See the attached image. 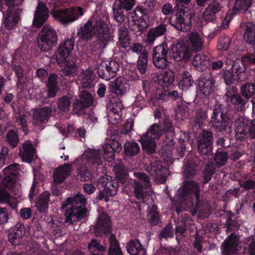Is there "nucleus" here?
<instances>
[{"mask_svg": "<svg viewBox=\"0 0 255 255\" xmlns=\"http://www.w3.org/2000/svg\"><path fill=\"white\" fill-rule=\"evenodd\" d=\"M200 189L198 184L193 181H185L182 186L178 190L176 197L177 202L175 203V206L177 213L181 209H186L185 207H190L194 204H195L196 210L192 212L193 215L196 214L198 211H201L199 209V197Z\"/></svg>", "mask_w": 255, "mask_h": 255, "instance_id": "nucleus-1", "label": "nucleus"}, {"mask_svg": "<svg viewBox=\"0 0 255 255\" xmlns=\"http://www.w3.org/2000/svg\"><path fill=\"white\" fill-rule=\"evenodd\" d=\"M74 45L73 39H68L59 46L55 54L56 62L61 70L66 75L71 77L76 75L77 71L75 59L71 55Z\"/></svg>", "mask_w": 255, "mask_h": 255, "instance_id": "nucleus-2", "label": "nucleus"}, {"mask_svg": "<svg viewBox=\"0 0 255 255\" xmlns=\"http://www.w3.org/2000/svg\"><path fill=\"white\" fill-rule=\"evenodd\" d=\"M164 130L169 136L173 135L174 130L169 119H165L163 123L152 125L147 131L141 135L139 141L142 148L147 152H153L156 147V140L162 135Z\"/></svg>", "mask_w": 255, "mask_h": 255, "instance_id": "nucleus-3", "label": "nucleus"}, {"mask_svg": "<svg viewBox=\"0 0 255 255\" xmlns=\"http://www.w3.org/2000/svg\"><path fill=\"white\" fill-rule=\"evenodd\" d=\"M79 34L84 39H88L95 35L97 38L99 48L105 47L106 43L110 39L109 28L107 24L103 21L95 20L94 18L90 19L81 27Z\"/></svg>", "mask_w": 255, "mask_h": 255, "instance_id": "nucleus-4", "label": "nucleus"}, {"mask_svg": "<svg viewBox=\"0 0 255 255\" xmlns=\"http://www.w3.org/2000/svg\"><path fill=\"white\" fill-rule=\"evenodd\" d=\"M86 201L85 198L80 193L67 199L61 206L62 210L65 209L66 223L72 224L77 220H81L86 217Z\"/></svg>", "mask_w": 255, "mask_h": 255, "instance_id": "nucleus-5", "label": "nucleus"}, {"mask_svg": "<svg viewBox=\"0 0 255 255\" xmlns=\"http://www.w3.org/2000/svg\"><path fill=\"white\" fill-rule=\"evenodd\" d=\"M58 35L56 30L50 25H45L39 32L37 44L41 51L47 52L57 43Z\"/></svg>", "mask_w": 255, "mask_h": 255, "instance_id": "nucleus-6", "label": "nucleus"}, {"mask_svg": "<svg viewBox=\"0 0 255 255\" xmlns=\"http://www.w3.org/2000/svg\"><path fill=\"white\" fill-rule=\"evenodd\" d=\"M97 187L100 190L99 198L102 199L105 195L114 196L117 193L118 184L112 178L107 175L102 176L98 181Z\"/></svg>", "mask_w": 255, "mask_h": 255, "instance_id": "nucleus-7", "label": "nucleus"}, {"mask_svg": "<svg viewBox=\"0 0 255 255\" xmlns=\"http://www.w3.org/2000/svg\"><path fill=\"white\" fill-rule=\"evenodd\" d=\"M134 175L139 181H134L133 182L134 193L136 198L138 200H142L143 203L147 201L149 198V193L143 191V187L147 188L150 186L149 179L148 176L141 172H135Z\"/></svg>", "mask_w": 255, "mask_h": 255, "instance_id": "nucleus-8", "label": "nucleus"}, {"mask_svg": "<svg viewBox=\"0 0 255 255\" xmlns=\"http://www.w3.org/2000/svg\"><path fill=\"white\" fill-rule=\"evenodd\" d=\"M170 54L171 57L177 62L187 61L191 56L188 48L182 41H177L173 43Z\"/></svg>", "mask_w": 255, "mask_h": 255, "instance_id": "nucleus-9", "label": "nucleus"}, {"mask_svg": "<svg viewBox=\"0 0 255 255\" xmlns=\"http://www.w3.org/2000/svg\"><path fill=\"white\" fill-rule=\"evenodd\" d=\"M14 0H5V3L8 7L6 12L3 14L4 23L8 29H12L19 20L20 11L15 6L11 7Z\"/></svg>", "mask_w": 255, "mask_h": 255, "instance_id": "nucleus-10", "label": "nucleus"}, {"mask_svg": "<svg viewBox=\"0 0 255 255\" xmlns=\"http://www.w3.org/2000/svg\"><path fill=\"white\" fill-rule=\"evenodd\" d=\"M14 0H5V3L8 7L6 12L3 14L4 23L8 29H12L19 20L20 11L15 6L11 7Z\"/></svg>", "mask_w": 255, "mask_h": 255, "instance_id": "nucleus-11", "label": "nucleus"}, {"mask_svg": "<svg viewBox=\"0 0 255 255\" xmlns=\"http://www.w3.org/2000/svg\"><path fill=\"white\" fill-rule=\"evenodd\" d=\"M169 48L166 43L157 46L153 49V62L155 67L159 68L165 67L168 64L166 57Z\"/></svg>", "mask_w": 255, "mask_h": 255, "instance_id": "nucleus-12", "label": "nucleus"}, {"mask_svg": "<svg viewBox=\"0 0 255 255\" xmlns=\"http://www.w3.org/2000/svg\"><path fill=\"white\" fill-rule=\"evenodd\" d=\"M211 123L214 128L219 131L224 130L227 128H230L232 125L230 119L223 115L220 108L214 110Z\"/></svg>", "mask_w": 255, "mask_h": 255, "instance_id": "nucleus-13", "label": "nucleus"}, {"mask_svg": "<svg viewBox=\"0 0 255 255\" xmlns=\"http://www.w3.org/2000/svg\"><path fill=\"white\" fill-rule=\"evenodd\" d=\"M172 25L178 30L187 31L190 28L192 15L187 11L179 10L177 12Z\"/></svg>", "mask_w": 255, "mask_h": 255, "instance_id": "nucleus-14", "label": "nucleus"}, {"mask_svg": "<svg viewBox=\"0 0 255 255\" xmlns=\"http://www.w3.org/2000/svg\"><path fill=\"white\" fill-rule=\"evenodd\" d=\"M110 91L117 95L122 96L128 92L129 85L127 79L119 77L110 82Z\"/></svg>", "mask_w": 255, "mask_h": 255, "instance_id": "nucleus-15", "label": "nucleus"}, {"mask_svg": "<svg viewBox=\"0 0 255 255\" xmlns=\"http://www.w3.org/2000/svg\"><path fill=\"white\" fill-rule=\"evenodd\" d=\"M19 165L16 163L12 164L3 169L4 177L3 184L6 188H12L15 182V176L19 169Z\"/></svg>", "mask_w": 255, "mask_h": 255, "instance_id": "nucleus-16", "label": "nucleus"}, {"mask_svg": "<svg viewBox=\"0 0 255 255\" xmlns=\"http://www.w3.org/2000/svg\"><path fill=\"white\" fill-rule=\"evenodd\" d=\"M146 171L160 182L165 181L167 171L160 164V161L155 160L151 161L150 165L147 167Z\"/></svg>", "mask_w": 255, "mask_h": 255, "instance_id": "nucleus-17", "label": "nucleus"}, {"mask_svg": "<svg viewBox=\"0 0 255 255\" xmlns=\"http://www.w3.org/2000/svg\"><path fill=\"white\" fill-rule=\"evenodd\" d=\"M239 237L232 234L222 244V252L224 255H231L239 250Z\"/></svg>", "mask_w": 255, "mask_h": 255, "instance_id": "nucleus-18", "label": "nucleus"}, {"mask_svg": "<svg viewBox=\"0 0 255 255\" xmlns=\"http://www.w3.org/2000/svg\"><path fill=\"white\" fill-rule=\"evenodd\" d=\"M226 100L234 105L238 110H242L245 105V101L240 96L236 87H229L225 95Z\"/></svg>", "mask_w": 255, "mask_h": 255, "instance_id": "nucleus-19", "label": "nucleus"}, {"mask_svg": "<svg viewBox=\"0 0 255 255\" xmlns=\"http://www.w3.org/2000/svg\"><path fill=\"white\" fill-rule=\"evenodd\" d=\"M48 17V10L45 3L39 2L34 13L33 24L37 27H40L47 20Z\"/></svg>", "mask_w": 255, "mask_h": 255, "instance_id": "nucleus-20", "label": "nucleus"}, {"mask_svg": "<svg viewBox=\"0 0 255 255\" xmlns=\"http://www.w3.org/2000/svg\"><path fill=\"white\" fill-rule=\"evenodd\" d=\"M78 161L83 164H92L94 166L99 165L101 163L99 151L90 149L84 152L81 157L78 159Z\"/></svg>", "mask_w": 255, "mask_h": 255, "instance_id": "nucleus-21", "label": "nucleus"}, {"mask_svg": "<svg viewBox=\"0 0 255 255\" xmlns=\"http://www.w3.org/2000/svg\"><path fill=\"white\" fill-rule=\"evenodd\" d=\"M111 223L108 216L101 213L99 214L98 222L95 226V233L96 236H101L102 233L107 234L110 232Z\"/></svg>", "mask_w": 255, "mask_h": 255, "instance_id": "nucleus-22", "label": "nucleus"}, {"mask_svg": "<svg viewBox=\"0 0 255 255\" xmlns=\"http://www.w3.org/2000/svg\"><path fill=\"white\" fill-rule=\"evenodd\" d=\"M215 81L210 76L201 78L198 82V91L205 97L210 96L214 91Z\"/></svg>", "mask_w": 255, "mask_h": 255, "instance_id": "nucleus-23", "label": "nucleus"}, {"mask_svg": "<svg viewBox=\"0 0 255 255\" xmlns=\"http://www.w3.org/2000/svg\"><path fill=\"white\" fill-rule=\"evenodd\" d=\"M204 41V37L197 32H192L188 35V44L193 51L201 50L203 47Z\"/></svg>", "mask_w": 255, "mask_h": 255, "instance_id": "nucleus-24", "label": "nucleus"}, {"mask_svg": "<svg viewBox=\"0 0 255 255\" xmlns=\"http://www.w3.org/2000/svg\"><path fill=\"white\" fill-rule=\"evenodd\" d=\"M102 67H105L107 72L108 73V76H105L102 71H100V77L105 80H109L116 75V73L119 69L118 63L114 61H105L102 62Z\"/></svg>", "mask_w": 255, "mask_h": 255, "instance_id": "nucleus-25", "label": "nucleus"}, {"mask_svg": "<svg viewBox=\"0 0 255 255\" xmlns=\"http://www.w3.org/2000/svg\"><path fill=\"white\" fill-rule=\"evenodd\" d=\"M71 170V165L68 164H65L57 167L53 173L54 183L59 184L63 182L69 176Z\"/></svg>", "mask_w": 255, "mask_h": 255, "instance_id": "nucleus-26", "label": "nucleus"}, {"mask_svg": "<svg viewBox=\"0 0 255 255\" xmlns=\"http://www.w3.org/2000/svg\"><path fill=\"white\" fill-rule=\"evenodd\" d=\"M19 155L23 161L30 163L36 156L35 151L31 143L27 141L20 149Z\"/></svg>", "mask_w": 255, "mask_h": 255, "instance_id": "nucleus-27", "label": "nucleus"}, {"mask_svg": "<svg viewBox=\"0 0 255 255\" xmlns=\"http://www.w3.org/2000/svg\"><path fill=\"white\" fill-rule=\"evenodd\" d=\"M166 31V25L163 24L151 28L147 34V42L149 44L153 43L157 37L163 35Z\"/></svg>", "mask_w": 255, "mask_h": 255, "instance_id": "nucleus-28", "label": "nucleus"}, {"mask_svg": "<svg viewBox=\"0 0 255 255\" xmlns=\"http://www.w3.org/2000/svg\"><path fill=\"white\" fill-rule=\"evenodd\" d=\"M94 78L92 71H84L79 75L78 84L81 85L84 88L91 87L94 85Z\"/></svg>", "mask_w": 255, "mask_h": 255, "instance_id": "nucleus-29", "label": "nucleus"}, {"mask_svg": "<svg viewBox=\"0 0 255 255\" xmlns=\"http://www.w3.org/2000/svg\"><path fill=\"white\" fill-rule=\"evenodd\" d=\"M174 80L173 72L167 70L159 74L157 78L158 83L162 87H167L170 86Z\"/></svg>", "mask_w": 255, "mask_h": 255, "instance_id": "nucleus-30", "label": "nucleus"}, {"mask_svg": "<svg viewBox=\"0 0 255 255\" xmlns=\"http://www.w3.org/2000/svg\"><path fill=\"white\" fill-rule=\"evenodd\" d=\"M80 99L76 102L75 105L76 109L87 108L92 106L93 98L92 95L86 90H82L80 94Z\"/></svg>", "mask_w": 255, "mask_h": 255, "instance_id": "nucleus-31", "label": "nucleus"}, {"mask_svg": "<svg viewBox=\"0 0 255 255\" xmlns=\"http://www.w3.org/2000/svg\"><path fill=\"white\" fill-rule=\"evenodd\" d=\"M129 21H133L134 23V29H137L139 32L144 31L148 27V22L145 21L143 17L137 18L135 12H130L128 16Z\"/></svg>", "mask_w": 255, "mask_h": 255, "instance_id": "nucleus-32", "label": "nucleus"}, {"mask_svg": "<svg viewBox=\"0 0 255 255\" xmlns=\"http://www.w3.org/2000/svg\"><path fill=\"white\" fill-rule=\"evenodd\" d=\"M51 112V109L49 107L36 109L33 113L34 122L38 124L46 122Z\"/></svg>", "mask_w": 255, "mask_h": 255, "instance_id": "nucleus-33", "label": "nucleus"}, {"mask_svg": "<svg viewBox=\"0 0 255 255\" xmlns=\"http://www.w3.org/2000/svg\"><path fill=\"white\" fill-rule=\"evenodd\" d=\"M127 252L130 255H145V251L137 240L130 241L126 246Z\"/></svg>", "mask_w": 255, "mask_h": 255, "instance_id": "nucleus-34", "label": "nucleus"}, {"mask_svg": "<svg viewBox=\"0 0 255 255\" xmlns=\"http://www.w3.org/2000/svg\"><path fill=\"white\" fill-rule=\"evenodd\" d=\"M24 235V227L23 225L20 224L16 227L15 231L11 232L8 235L9 242L14 246L19 245L21 241L22 237Z\"/></svg>", "mask_w": 255, "mask_h": 255, "instance_id": "nucleus-35", "label": "nucleus"}, {"mask_svg": "<svg viewBox=\"0 0 255 255\" xmlns=\"http://www.w3.org/2000/svg\"><path fill=\"white\" fill-rule=\"evenodd\" d=\"M192 64L198 70H204L209 65V60L204 54H198L194 57Z\"/></svg>", "mask_w": 255, "mask_h": 255, "instance_id": "nucleus-36", "label": "nucleus"}, {"mask_svg": "<svg viewBox=\"0 0 255 255\" xmlns=\"http://www.w3.org/2000/svg\"><path fill=\"white\" fill-rule=\"evenodd\" d=\"M250 122L243 118L238 119L236 123V136L238 138H244L247 133V129Z\"/></svg>", "mask_w": 255, "mask_h": 255, "instance_id": "nucleus-37", "label": "nucleus"}, {"mask_svg": "<svg viewBox=\"0 0 255 255\" xmlns=\"http://www.w3.org/2000/svg\"><path fill=\"white\" fill-rule=\"evenodd\" d=\"M50 195L49 192L44 191L38 197L36 207L39 212H44L47 210Z\"/></svg>", "mask_w": 255, "mask_h": 255, "instance_id": "nucleus-38", "label": "nucleus"}, {"mask_svg": "<svg viewBox=\"0 0 255 255\" xmlns=\"http://www.w3.org/2000/svg\"><path fill=\"white\" fill-rule=\"evenodd\" d=\"M122 111L120 109L116 108L113 105L108 107L107 116L108 121L112 124L119 123L121 120Z\"/></svg>", "mask_w": 255, "mask_h": 255, "instance_id": "nucleus-39", "label": "nucleus"}, {"mask_svg": "<svg viewBox=\"0 0 255 255\" xmlns=\"http://www.w3.org/2000/svg\"><path fill=\"white\" fill-rule=\"evenodd\" d=\"M68 9L54 10L51 12L53 18L63 24L70 23V17Z\"/></svg>", "mask_w": 255, "mask_h": 255, "instance_id": "nucleus-40", "label": "nucleus"}, {"mask_svg": "<svg viewBox=\"0 0 255 255\" xmlns=\"http://www.w3.org/2000/svg\"><path fill=\"white\" fill-rule=\"evenodd\" d=\"M212 142L210 139H202L198 141V148L202 155L209 156L212 153Z\"/></svg>", "mask_w": 255, "mask_h": 255, "instance_id": "nucleus-41", "label": "nucleus"}, {"mask_svg": "<svg viewBox=\"0 0 255 255\" xmlns=\"http://www.w3.org/2000/svg\"><path fill=\"white\" fill-rule=\"evenodd\" d=\"M124 151L126 155L133 156L139 151L140 147L138 144L134 141H128L124 145Z\"/></svg>", "mask_w": 255, "mask_h": 255, "instance_id": "nucleus-42", "label": "nucleus"}, {"mask_svg": "<svg viewBox=\"0 0 255 255\" xmlns=\"http://www.w3.org/2000/svg\"><path fill=\"white\" fill-rule=\"evenodd\" d=\"M182 79L178 83V87L182 90H186L192 86L194 81L191 75L187 71H184L181 74Z\"/></svg>", "mask_w": 255, "mask_h": 255, "instance_id": "nucleus-43", "label": "nucleus"}, {"mask_svg": "<svg viewBox=\"0 0 255 255\" xmlns=\"http://www.w3.org/2000/svg\"><path fill=\"white\" fill-rule=\"evenodd\" d=\"M244 38L247 42L255 45V25L252 22L247 23Z\"/></svg>", "mask_w": 255, "mask_h": 255, "instance_id": "nucleus-44", "label": "nucleus"}, {"mask_svg": "<svg viewBox=\"0 0 255 255\" xmlns=\"http://www.w3.org/2000/svg\"><path fill=\"white\" fill-rule=\"evenodd\" d=\"M231 69L236 74V76H238L239 79L241 81L244 80L245 77L243 76L245 75L246 67L240 59H237L234 62Z\"/></svg>", "mask_w": 255, "mask_h": 255, "instance_id": "nucleus-45", "label": "nucleus"}, {"mask_svg": "<svg viewBox=\"0 0 255 255\" xmlns=\"http://www.w3.org/2000/svg\"><path fill=\"white\" fill-rule=\"evenodd\" d=\"M110 244L108 255H123L115 236H111Z\"/></svg>", "mask_w": 255, "mask_h": 255, "instance_id": "nucleus-46", "label": "nucleus"}, {"mask_svg": "<svg viewBox=\"0 0 255 255\" xmlns=\"http://www.w3.org/2000/svg\"><path fill=\"white\" fill-rule=\"evenodd\" d=\"M88 248L92 255H102L101 252L106 250V248L100 245L95 239L92 240L89 244Z\"/></svg>", "mask_w": 255, "mask_h": 255, "instance_id": "nucleus-47", "label": "nucleus"}, {"mask_svg": "<svg viewBox=\"0 0 255 255\" xmlns=\"http://www.w3.org/2000/svg\"><path fill=\"white\" fill-rule=\"evenodd\" d=\"M196 166L191 161L187 162L183 171V176L185 178H189L193 176L196 174Z\"/></svg>", "mask_w": 255, "mask_h": 255, "instance_id": "nucleus-48", "label": "nucleus"}, {"mask_svg": "<svg viewBox=\"0 0 255 255\" xmlns=\"http://www.w3.org/2000/svg\"><path fill=\"white\" fill-rule=\"evenodd\" d=\"M68 11L70 17V23L73 22L78 19L80 16H82L85 10L81 7H73L68 8Z\"/></svg>", "mask_w": 255, "mask_h": 255, "instance_id": "nucleus-49", "label": "nucleus"}, {"mask_svg": "<svg viewBox=\"0 0 255 255\" xmlns=\"http://www.w3.org/2000/svg\"><path fill=\"white\" fill-rule=\"evenodd\" d=\"M71 98L70 96H64L60 98L58 101L59 110L63 112L68 111L71 104Z\"/></svg>", "mask_w": 255, "mask_h": 255, "instance_id": "nucleus-50", "label": "nucleus"}, {"mask_svg": "<svg viewBox=\"0 0 255 255\" xmlns=\"http://www.w3.org/2000/svg\"><path fill=\"white\" fill-rule=\"evenodd\" d=\"M137 68L141 74H144L146 70L147 64V56L146 52H143L138 57L137 62Z\"/></svg>", "mask_w": 255, "mask_h": 255, "instance_id": "nucleus-51", "label": "nucleus"}, {"mask_svg": "<svg viewBox=\"0 0 255 255\" xmlns=\"http://www.w3.org/2000/svg\"><path fill=\"white\" fill-rule=\"evenodd\" d=\"M124 8L119 6H116L115 4L113 5L114 16L115 19L119 23H123L126 17L124 14Z\"/></svg>", "mask_w": 255, "mask_h": 255, "instance_id": "nucleus-52", "label": "nucleus"}, {"mask_svg": "<svg viewBox=\"0 0 255 255\" xmlns=\"http://www.w3.org/2000/svg\"><path fill=\"white\" fill-rule=\"evenodd\" d=\"M241 92L245 97L249 98L255 93V85L253 84H245L242 86Z\"/></svg>", "mask_w": 255, "mask_h": 255, "instance_id": "nucleus-53", "label": "nucleus"}, {"mask_svg": "<svg viewBox=\"0 0 255 255\" xmlns=\"http://www.w3.org/2000/svg\"><path fill=\"white\" fill-rule=\"evenodd\" d=\"M252 0H236L234 11L238 12L241 9L246 10L251 5Z\"/></svg>", "mask_w": 255, "mask_h": 255, "instance_id": "nucleus-54", "label": "nucleus"}, {"mask_svg": "<svg viewBox=\"0 0 255 255\" xmlns=\"http://www.w3.org/2000/svg\"><path fill=\"white\" fill-rule=\"evenodd\" d=\"M223 76L227 85H230L234 81L240 80L238 79V76H236V74L232 70V69L227 72L223 71Z\"/></svg>", "mask_w": 255, "mask_h": 255, "instance_id": "nucleus-55", "label": "nucleus"}, {"mask_svg": "<svg viewBox=\"0 0 255 255\" xmlns=\"http://www.w3.org/2000/svg\"><path fill=\"white\" fill-rule=\"evenodd\" d=\"M104 157L108 161L111 162L114 159V151L109 144H105L103 146Z\"/></svg>", "mask_w": 255, "mask_h": 255, "instance_id": "nucleus-56", "label": "nucleus"}, {"mask_svg": "<svg viewBox=\"0 0 255 255\" xmlns=\"http://www.w3.org/2000/svg\"><path fill=\"white\" fill-rule=\"evenodd\" d=\"M228 159L226 152L218 151L214 156L215 164L219 167L225 164Z\"/></svg>", "mask_w": 255, "mask_h": 255, "instance_id": "nucleus-57", "label": "nucleus"}, {"mask_svg": "<svg viewBox=\"0 0 255 255\" xmlns=\"http://www.w3.org/2000/svg\"><path fill=\"white\" fill-rule=\"evenodd\" d=\"M78 175L81 180L89 181L92 179V175L86 166H82L79 169Z\"/></svg>", "mask_w": 255, "mask_h": 255, "instance_id": "nucleus-58", "label": "nucleus"}, {"mask_svg": "<svg viewBox=\"0 0 255 255\" xmlns=\"http://www.w3.org/2000/svg\"><path fill=\"white\" fill-rule=\"evenodd\" d=\"M114 4L116 6H119L124 8L125 9H130L134 4V0H116Z\"/></svg>", "mask_w": 255, "mask_h": 255, "instance_id": "nucleus-59", "label": "nucleus"}, {"mask_svg": "<svg viewBox=\"0 0 255 255\" xmlns=\"http://www.w3.org/2000/svg\"><path fill=\"white\" fill-rule=\"evenodd\" d=\"M15 118L16 123L18 125H21L23 131L26 133L27 131L26 116L24 114L21 115V114L20 113L18 114L15 115Z\"/></svg>", "mask_w": 255, "mask_h": 255, "instance_id": "nucleus-60", "label": "nucleus"}, {"mask_svg": "<svg viewBox=\"0 0 255 255\" xmlns=\"http://www.w3.org/2000/svg\"><path fill=\"white\" fill-rule=\"evenodd\" d=\"M114 171L118 178L122 179L126 176L127 172L123 163L116 165L114 168Z\"/></svg>", "mask_w": 255, "mask_h": 255, "instance_id": "nucleus-61", "label": "nucleus"}, {"mask_svg": "<svg viewBox=\"0 0 255 255\" xmlns=\"http://www.w3.org/2000/svg\"><path fill=\"white\" fill-rule=\"evenodd\" d=\"M231 38L228 36L221 38L218 44L217 48L220 50H226L229 47L231 43Z\"/></svg>", "mask_w": 255, "mask_h": 255, "instance_id": "nucleus-62", "label": "nucleus"}, {"mask_svg": "<svg viewBox=\"0 0 255 255\" xmlns=\"http://www.w3.org/2000/svg\"><path fill=\"white\" fill-rule=\"evenodd\" d=\"M6 139L8 143L13 147H15L17 145L18 137L17 134L13 130H10L7 133Z\"/></svg>", "mask_w": 255, "mask_h": 255, "instance_id": "nucleus-63", "label": "nucleus"}, {"mask_svg": "<svg viewBox=\"0 0 255 255\" xmlns=\"http://www.w3.org/2000/svg\"><path fill=\"white\" fill-rule=\"evenodd\" d=\"M207 118L206 112L205 110H198L196 115L195 121L196 123L199 125H202L206 120Z\"/></svg>", "mask_w": 255, "mask_h": 255, "instance_id": "nucleus-64", "label": "nucleus"}]
</instances>
